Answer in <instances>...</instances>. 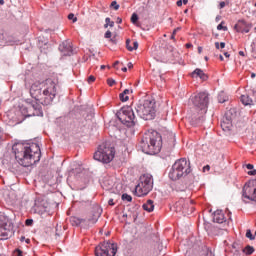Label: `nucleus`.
<instances>
[{
    "label": "nucleus",
    "instance_id": "obj_2",
    "mask_svg": "<svg viewBox=\"0 0 256 256\" xmlns=\"http://www.w3.org/2000/svg\"><path fill=\"white\" fill-rule=\"evenodd\" d=\"M15 154V159L22 167H31L35 163L41 161V148L39 144H16L12 147Z\"/></svg>",
    "mask_w": 256,
    "mask_h": 256
},
{
    "label": "nucleus",
    "instance_id": "obj_10",
    "mask_svg": "<svg viewBox=\"0 0 256 256\" xmlns=\"http://www.w3.org/2000/svg\"><path fill=\"white\" fill-rule=\"evenodd\" d=\"M117 254V244L104 242L95 248L96 256H115Z\"/></svg>",
    "mask_w": 256,
    "mask_h": 256
},
{
    "label": "nucleus",
    "instance_id": "obj_47",
    "mask_svg": "<svg viewBox=\"0 0 256 256\" xmlns=\"http://www.w3.org/2000/svg\"><path fill=\"white\" fill-rule=\"evenodd\" d=\"M220 49H225V42L220 43Z\"/></svg>",
    "mask_w": 256,
    "mask_h": 256
},
{
    "label": "nucleus",
    "instance_id": "obj_40",
    "mask_svg": "<svg viewBox=\"0 0 256 256\" xmlns=\"http://www.w3.org/2000/svg\"><path fill=\"white\" fill-rule=\"evenodd\" d=\"M111 31H106V33H105V39H111Z\"/></svg>",
    "mask_w": 256,
    "mask_h": 256
},
{
    "label": "nucleus",
    "instance_id": "obj_62",
    "mask_svg": "<svg viewBox=\"0 0 256 256\" xmlns=\"http://www.w3.org/2000/svg\"><path fill=\"white\" fill-rule=\"evenodd\" d=\"M251 77H252V79L255 78V73H252V74H251Z\"/></svg>",
    "mask_w": 256,
    "mask_h": 256
},
{
    "label": "nucleus",
    "instance_id": "obj_37",
    "mask_svg": "<svg viewBox=\"0 0 256 256\" xmlns=\"http://www.w3.org/2000/svg\"><path fill=\"white\" fill-rule=\"evenodd\" d=\"M107 84L109 85V87H113V85H115V80H113L112 78H108Z\"/></svg>",
    "mask_w": 256,
    "mask_h": 256
},
{
    "label": "nucleus",
    "instance_id": "obj_44",
    "mask_svg": "<svg viewBox=\"0 0 256 256\" xmlns=\"http://www.w3.org/2000/svg\"><path fill=\"white\" fill-rule=\"evenodd\" d=\"M182 5H183V1H182V0H178V1H177V6H178V7H181Z\"/></svg>",
    "mask_w": 256,
    "mask_h": 256
},
{
    "label": "nucleus",
    "instance_id": "obj_57",
    "mask_svg": "<svg viewBox=\"0 0 256 256\" xmlns=\"http://www.w3.org/2000/svg\"><path fill=\"white\" fill-rule=\"evenodd\" d=\"M117 65H119V61H116V62L114 63V67H117Z\"/></svg>",
    "mask_w": 256,
    "mask_h": 256
},
{
    "label": "nucleus",
    "instance_id": "obj_63",
    "mask_svg": "<svg viewBox=\"0 0 256 256\" xmlns=\"http://www.w3.org/2000/svg\"><path fill=\"white\" fill-rule=\"evenodd\" d=\"M101 69H105V65H102V66H101Z\"/></svg>",
    "mask_w": 256,
    "mask_h": 256
},
{
    "label": "nucleus",
    "instance_id": "obj_51",
    "mask_svg": "<svg viewBox=\"0 0 256 256\" xmlns=\"http://www.w3.org/2000/svg\"><path fill=\"white\" fill-rule=\"evenodd\" d=\"M121 71H123V73H127V67L121 68Z\"/></svg>",
    "mask_w": 256,
    "mask_h": 256
},
{
    "label": "nucleus",
    "instance_id": "obj_41",
    "mask_svg": "<svg viewBox=\"0 0 256 256\" xmlns=\"http://www.w3.org/2000/svg\"><path fill=\"white\" fill-rule=\"evenodd\" d=\"M225 7V2H220L219 9H223Z\"/></svg>",
    "mask_w": 256,
    "mask_h": 256
},
{
    "label": "nucleus",
    "instance_id": "obj_48",
    "mask_svg": "<svg viewBox=\"0 0 256 256\" xmlns=\"http://www.w3.org/2000/svg\"><path fill=\"white\" fill-rule=\"evenodd\" d=\"M224 56H226L227 59H229V57H231V55L229 54V52H225Z\"/></svg>",
    "mask_w": 256,
    "mask_h": 256
},
{
    "label": "nucleus",
    "instance_id": "obj_59",
    "mask_svg": "<svg viewBox=\"0 0 256 256\" xmlns=\"http://www.w3.org/2000/svg\"><path fill=\"white\" fill-rule=\"evenodd\" d=\"M220 61H223V55L219 56Z\"/></svg>",
    "mask_w": 256,
    "mask_h": 256
},
{
    "label": "nucleus",
    "instance_id": "obj_29",
    "mask_svg": "<svg viewBox=\"0 0 256 256\" xmlns=\"http://www.w3.org/2000/svg\"><path fill=\"white\" fill-rule=\"evenodd\" d=\"M105 29H107V27H114L115 26V22L111 21V18H106L105 19Z\"/></svg>",
    "mask_w": 256,
    "mask_h": 256
},
{
    "label": "nucleus",
    "instance_id": "obj_61",
    "mask_svg": "<svg viewBox=\"0 0 256 256\" xmlns=\"http://www.w3.org/2000/svg\"><path fill=\"white\" fill-rule=\"evenodd\" d=\"M171 39H175V34L174 33L172 34Z\"/></svg>",
    "mask_w": 256,
    "mask_h": 256
},
{
    "label": "nucleus",
    "instance_id": "obj_55",
    "mask_svg": "<svg viewBox=\"0 0 256 256\" xmlns=\"http://www.w3.org/2000/svg\"><path fill=\"white\" fill-rule=\"evenodd\" d=\"M204 169H207V171H209L211 169V167L209 165L205 166Z\"/></svg>",
    "mask_w": 256,
    "mask_h": 256
},
{
    "label": "nucleus",
    "instance_id": "obj_13",
    "mask_svg": "<svg viewBox=\"0 0 256 256\" xmlns=\"http://www.w3.org/2000/svg\"><path fill=\"white\" fill-rule=\"evenodd\" d=\"M27 109L28 117L32 115L34 117H43V109L41 108V104L37 103V101L30 102Z\"/></svg>",
    "mask_w": 256,
    "mask_h": 256
},
{
    "label": "nucleus",
    "instance_id": "obj_16",
    "mask_svg": "<svg viewBox=\"0 0 256 256\" xmlns=\"http://www.w3.org/2000/svg\"><path fill=\"white\" fill-rule=\"evenodd\" d=\"M231 127H233L231 114L227 112L222 119L221 128L223 131H231Z\"/></svg>",
    "mask_w": 256,
    "mask_h": 256
},
{
    "label": "nucleus",
    "instance_id": "obj_8",
    "mask_svg": "<svg viewBox=\"0 0 256 256\" xmlns=\"http://www.w3.org/2000/svg\"><path fill=\"white\" fill-rule=\"evenodd\" d=\"M153 189V176L151 174H144L140 177V182L135 188L137 197H145Z\"/></svg>",
    "mask_w": 256,
    "mask_h": 256
},
{
    "label": "nucleus",
    "instance_id": "obj_15",
    "mask_svg": "<svg viewBox=\"0 0 256 256\" xmlns=\"http://www.w3.org/2000/svg\"><path fill=\"white\" fill-rule=\"evenodd\" d=\"M253 25L247 24L245 21H239L235 26L234 29L237 31V33H249L251 31V28Z\"/></svg>",
    "mask_w": 256,
    "mask_h": 256
},
{
    "label": "nucleus",
    "instance_id": "obj_58",
    "mask_svg": "<svg viewBox=\"0 0 256 256\" xmlns=\"http://www.w3.org/2000/svg\"><path fill=\"white\" fill-rule=\"evenodd\" d=\"M219 103H225V100H221V98H219Z\"/></svg>",
    "mask_w": 256,
    "mask_h": 256
},
{
    "label": "nucleus",
    "instance_id": "obj_36",
    "mask_svg": "<svg viewBox=\"0 0 256 256\" xmlns=\"http://www.w3.org/2000/svg\"><path fill=\"white\" fill-rule=\"evenodd\" d=\"M111 7H113V9H114L115 11H118V9H119V4H117V1H113V2L111 3Z\"/></svg>",
    "mask_w": 256,
    "mask_h": 256
},
{
    "label": "nucleus",
    "instance_id": "obj_45",
    "mask_svg": "<svg viewBox=\"0 0 256 256\" xmlns=\"http://www.w3.org/2000/svg\"><path fill=\"white\" fill-rule=\"evenodd\" d=\"M215 47H216V49H220L221 44H219V42H215Z\"/></svg>",
    "mask_w": 256,
    "mask_h": 256
},
{
    "label": "nucleus",
    "instance_id": "obj_33",
    "mask_svg": "<svg viewBox=\"0 0 256 256\" xmlns=\"http://www.w3.org/2000/svg\"><path fill=\"white\" fill-rule=\"evenodd\" d=\"M246 237L247 239H250V241H253V239H255V236H253V233H251L250 230L246 231Z\"/></svg>",
    "mask_w": 256,
    "mask_h": 256
},
{
    "label": "nucleus",
    "instance_id": "obj_31",
    "mask_svg": "<svg viewBox=\"0 0 256 256\" xmlns=\"http://www.w3.org/2000/svg\"><path fill=\"white\" fill-rule=\"evenodd\" d=\"M137 21H139V16L137 14H132L131 16V23H133L135 25V23H137Z\"/></svg>",
    "mask_w": 256,
    "mask_h": 256
},
{
    "label": "nucleus",
    "instance_id": "obj_24",
    "mask_svg": "<svg viewBox=\"0 0 256 256\" xmlns=\"http://www.w3.org/2000/svg\"><path fill=\"white\" fill-rule=\"evenodd\" d=\"M241 103H243V105H245V106L253 105V99H251V97H249V95L244 94L241 96Z\"/></svg>",
    "mask_w": 256,
    "mask_h": 256
},
{
    "label": "nucleus",
    "instance_id": "obj_43",
    "mask_svg": "<svg viewBox=\"0 0 256 256\" xmlns=\"http://www.w3.org/2000/svg\"><path fill=\"white\" fill-rule=\"evenodd\" d=\"M108 181H110V182L108 183V189H110L111 187H113V180H108Z\"/></svg>",
    "mask_w": 256,
    "mask_h": 256
},
{
    "label": "nucleus",
    "instance_id": "obj_39",
    "mask_svg": "<svg viewBox=\"0 0 256 256\" xmlns=\"http://www.w3.org/2000/svg\"><path fill=\"white\" fill-rule=\"evenodd\" d=\"M25 225H26L27 227H31V225H33V219H27V220L25 221Z\"/></svg>",
    "mask_w": 256,
    "mask_h": 256
},
{
    "label": "nucleus",
    "instance_id": "obj_6",
    "mask_svg": "<svg viewBox=\"0 0 256 256\" xmlns=\"http://www.w3.org/2000/svg\"><path fill=\"white\" fill-rule=\"evenodd\" d=\"M135 111L138 117L144 119V121H151V119H155V101L144 100L139 102L135 107Z\"/></svg>",
    "mask_w": 256,
    "mask_h": 256
},
{
    "label": "nucleus",
    "instance_id": "obj_17",
    "mask_svg": "<svg viewBox=\"0 0 256 256\" xmlns=\"http://www.w3.org/2000/svg\"><path fill=\"white\" fill-rule=\"evenodd\" d=\"M9 235H11V229H9V224H6V226L0 228V240L9 239Z\"/></svg>",
    "mask_w": 256,
    "mask_h": 256
},
{
    "label": "nucleus",
    "instance_id": "obj_60",
    "mask_svg": "<svg viewBox=\"0 0 256 256\" xmlns=\"http://www.w3.org/2000/svg\"><path fill=\"white\" fill-rule=\"evenodd\" d=\"M177 31H179V28H177V29H175V30L173 31L174 35H175V33H177Z\"/></svg>",
    "mask_w": 256,
    "mask_h": 256
},
{
    "label": "nucleus",
    "instance_id": "obj_20",
    "mask_svg": "<svg viewBox=\"0 0 256 256\" xmlns=\"http://www.w3.org/2000/svg\"><path fill=\"white\" fill-rule=\"evenodd\" d=\"M192 77H199L202 81H207L208 76L207 74H205V72H203V70L196 68L193 73H192Z\"/></svg>",
    "mask_w": 256,
    "mask_h": 256
},
{
    "label": "nucleus",
    "instance_id": "obj_19",
    "mask_svg": "<svg viewBox=\"0 0 256 256\" xmlns=\"http://www.w3.org/2000/svg\"><path fill=\"white\" fill-rule=\"evenodd\" d=\"M99 217H101V213L92 212L88 215L86 221H87V223H89L91 225H95V223H97V221H99Z\"/></svg>",
    "mask_w": 256,
    "mask_h": 256
},
{
    "label": "nucleus",
    "instance_id": "obj_4",
    "mask_svg": "<svg viewBox=\"0 0 256 256\" xmlns=\"http://www.w3.org/2000/svg\"><path fill=\"white\" fill-rule=\"evenodd\" d=\"M191 173V163L187 159L177 160L171 167L168 177L171 181H179L183 177H187Z\"/></svg>",
    "mask_w": 256,
    "mask_h": 256
},
{
    "label": "nucleus",
    "instance_id": "obj_5",
    "mask_svg": "<svg viewBox=\"0 0 256 256\" xmlns=\"http://www.w3.org/2000/svg\"><path fill=\"white\" fill-rule=\"evenodd\" d=\"M192 105H194L195 111L198 113V117L193 116L192 119L202 120L205 117V113H207V106L209 105V95L205 92H200L191 97Z\"/></svg>",
    "mask_w": 256,
    "mask_h": 256
},
{
    "label": "nucleus",
    "instance_id": "obj_32",
    "mask_svg": "<svg viewBox=\"0 0 256 256\" xmlns=\"http://www.w3.org/2000/svg\"><path fill=\"white\" fill-rule=\"evenodd\" d=\"M223 23L225 22H221L218 26H217V30L218 31H227V26H223Z\"/></svg>",
    "mask_w": 256,
    "mask_h": 256
},
{
    "label": "nucleus",
    "instance_id": "obj_25",
    "mask_svg": "<svg viewBox=\"0 0 256 256\" xmlns=\"http://www.w3.org/2000/svg\"><path fill=\"white\" fill-rule=\"evenodd\" d=\"M130 93H133V90H129V89H125L120 95V101L125 102V101H129V96H125V98L123 97V95H129Z\"/></svg>",
    "mask_w": 256,
    "mask_h": 256
},
{
    "label": "nucleus",
    "instance_id": "obj_21",
    "mask_svg": "<svg viewBox=\"0 0 256 256\" xmlns=\"http://www.w3.org/2000/svg\"><path fill=\"white\" fill-rule=\"evenodd\" d=\"M126 48L128 51H137V49H139V42L134 41L133 46H131V40L127 39L126 40Z\"/></svg>",
    "mask_w": 256,
    "mask_h": 256
},
{
    "label": "nucleus",
    "instance_id": "obj_42",
    "mask_svg": "<svg viewBox=\"0 0 256 256\" xmlns=\"http://www.w3.org/2000/svg\"><path fill=\"white\" fill-rule=\"evenodd\" d=\"M108 204L109 205H115V202H114L113 198L109 199Z\"/></svg>",
    "mask_w": 256,
    "mask_h": 256
},
{
    "label": "nucleus",
    "instance_id": "obj_49",
    "mask_svg": "<svg viewBox=\"0 0 256 256\" xmlns=\"http://www.w3.org/2000/svg\"><path fill=\"white\" fill-rule=\"evenodd\" d=\"M239 55H240L241 57H245V52L239 51Z\"/></svg>",
    "mask_w": 256,
    "mask_h": 256
},
{
    "label": "nucleus",
    "instance_id": "obj_46",
    "mask_svg": "<svg viewBox=\"0 0 256 256\" xmlns=\"http://www.w3.org/2000/svg\"><path fill=\"white\" fill-rule=\"evenodd\" d=\"M127 67H128V69H133V63L129 62Z\"/></svg>",
    "mask_w": 256,
    "mask_h": 256
},
{
    "label": "nucleus",
    "instance_id": "obj_3",
    "mask_svg": "<svg viewBox=\"0 0 256 256\" xmlns=\"http://www.w3.org/2000/svg\"><path fill=\"white\" fill-rule=\"evenodd\" d=\"M143 153L155 155L161 151V134L157 131L148 132L143 135L140 142Z\"/></svg>",
    "mask_w": 256,
    "mask_h": 256
},
{
    "label": "nucleus",
    "instance_id": "obj_28",
    "mask_svg": "<svg viewBox=\"0 0 256 256\" xmlns=\"http://www.w3.org/2000/svg\"><path fill=\"white\" fill-rule=\"evenodd\" d=\"M8 223L7 217L0 215V228L5 227Z\"/></svg>",
    "mask_w": 256,
    "mask_h": 256
},
{
    "label": "nucleus",
    "instance_id": "obj_23",
    "mask_svg": "<svg viewBox=\"0 0 256 256\" xmlns=\"http://www.w3.org/2000/svg\"><path fill=\"white\" fill-rule=\"evenodd\" d=\"M86 222H87V220L81 219V218H79V217L73 216V217L70 218V223H71L73 226H75V227H78V225H81V223H86Z\"/></svg>",
    "mask_w": 256,
    "mask_h": 256
},
{
    "label": "nucleus",
    "instance_id": "obj_7",
    "mask_svg": "<svg viewBox=\"0 0 256 256\" xmlns=\"http://www.w3.org/2000/svg\"><path fill=\"white\" fill-rule=\"evenodd\" d=\"M115 158V148L111 144L102 143L94 153V159L101 163H111Z\"/></svg>",
    "mask_w": 256,
    "mask_h": 256
},
{
    "label": "nucleus",
    "instance_id": "obj_26",
    "mask_svg": "<svg viewBox=\"0 0 256 256\" xmlns=\"http://www.w3.org/2000/svg\"><path fill=\"white\" fill-rule=\"evenodd\" d=\"M246 169L249 170V171L247 172L248 175H252V176H255V175H256V170L254 169L253 164H247V165H246Z\"/></svg>",
    "mask_w": 256,
    "mask_h": 256
},
{
    "label": "nucleus",
    "instance_id": "obj_34",
    "mask_svg": "<svg viewBox=\"0 0 256 256\" xmlns=\"http://www.w3.org/2000/svg\"><path fill=\"white\" fill-rule=\"evenodd\" d=\"M68 19L70 21H73V23L77 22V17H75V14H73V13L68 15Z\"/></svg>",
    "mask_w": 256,
    "mask_h": 256
},
{
    "label": "nucleus",
    "instance_id": "obj_22",
    "mask_svg": "<svg viewBox=\"0 0 256 256\" xmlns=\"http://www.w3.org/2000/svg\"><path fill=\"white\" fill-rule=\"evenodd\" d=\"M144 211H147L148 213H151L155 209V205L153 204V200H147L146 203L143 204Z\"/></svg>",
    "mask_w": 256,
    "mask_h": 256
},
{
    "label": "nucleus",
    "instance_id": "obj_12",
    "mask_svg": "<svg viewBox=\"0 0 256 256\" xmlns=\"http://www.w3.org/2000/svg\"><path fill=\"white\" fill-rule=\"evenodd\" d=\"M175 207L178 213H183L184 215H189V209L190 213L193 211L191 200H185L183 198L176 202Z\"/></svg>",
    "mask_w": 256,
    "mask_h": 256
},
{
    "label": "nucleus",
    "instance_id": "obj_56",
    "mask_svg": "<svg viewBox=\"0 0 256 256\" xmlns=\"http://www.w3.org/2000/svg\"><path fill=\"white\" fill-rule=\"evenodd\" d=\"M0 5H5V0H0Z\"/></svg>",
    "mask_w": 256,
    "mask_h": 256
},
{
    "label": "nucleus",
    "instance_id": "obj_27",
    "mask_svg": "<svg viewBox=\"0 0 256 256\" xmlns=\"http://www.w3.org/2000/svg\"><path fill=\"white\" fill-rule=\"evenodd\" d=\"M243 252L246 255H253V253L255 252V248H253V246H246L243 250Z\"/></svg>",
    "mask_w": 256,
    "mask_h": 256
},
{
    "label": "nucleus",
    "instance_id": "obj_18",
    "mask_svg": "<svg viewBox=\"0 0 256 256\" xmlns=\"http://www.w3.org/2000/svg\"><path fill=\"white\" fill-rule=\"evenodd\" d=\"M214 223H225V214L221 210H216L213 214Z\"/></svg>",
    "mask_w": 256,
    "mask_h": 256
},
{
    "label": "nucleus",
    "instance_id": "obj_11",
    "mask_svg": "<svg viewBox=\"0 0 256 256\" xmlns=\"http://www.w3.org/2000/svg\"><path fill=\"white\" fill-rule=\"evenodd\" d=\"M243 201H256V179L249 180L242 190Z\"/></svg>",
    "mask_w": 256,
    "mask_h": 256
},
{
    "label": "nucleus",
    "instance_id": "obj_50",
    "mask_svg": "<svg viewBox=\"0 0 256 256\" xmlns=\"http://www.w3.org/2000/svg\"><path fill=\"white\" fill-rule=\"evenodd\" d=\"M186 47H187V49H189V48L193 47V44L188 43V44H186Z\"/></svg>",
    "mask_w": 256,
    "mask_h": 256
},
{
    "label": "nucleus",
    "instance_id": "obj_38",
    "mask_svg": "<svg viewBox=\"0 0 256 256\" xmlns=\"http://www.w3.org/2000/svg\"><path fill=\"white\" fill-rule=\"evenodd\" d=\"M88 83L91 84V83H95V76L93 75H90L87 79Z\"/></svg>",
    "mask_w": 256,
    "mask_h": 256
},
{
    "label": "nucleus",
    "instance_id": "obj_1",
    "mask_svg": "<svg viewBox=\"0 0 256 256\" xmlns=\"http://www.w3.org/2000/svg\"><path fill=\"white\" fill-rule=\"evenodd\" d=\"M30 95L41 105H51L57 95V83L51 78L42 83H34L30 88Z\"/></svg>",
    "mask_w": 256,
    "mask_h": 256
},
{
    "label": "nucleus",
    "instance_id": "obj_54",
    "mask_svg": "<svg viewBox=\"0 0 256 256\" xmlns=\"http://www.w3.org/2000/svg\"><path fill=\"white\" fill-rule=\"evenodd\" d=\"M182 3H183L184 5H187V3H189V0H183Z\"/></svg>",
    "mask_w": 256,
    "mask_h": 256
},
{
    "label": "nucleus",
    "instance_id": "obj_64",
    "mask_svg": "<svg viewBox=\"0 0 256 256\" xmlns=\"http://www.w3.org/2000/svg\"><path fill=\"white\" fill-rule=\"evenodd\" d=\"M209 58L205 57V61H208Z\"/></svg>",
    "mask_w": 256,
    "mask_h": 256
},
{
    "label": "nucleus",
    "instance_id": "obj_30",
    "mask_svg": "<svg viewBox=\"0 0 256 256\" xmlns=\"http://www.w3.org/2000/svg\"><path fill=\"white\" fill-rule=\"evenodd\" d=\"M122 201H127L128 203H131V201H133V197H131V195L129 194H123Z\"/></svg>",
    "mask_w": 256,
    "mask_h": 256
},
{
    "label": "nucleus",
    "instance_id": "obj_53",
    "mask_svg": "<svg viewBox=\"0 0 256 256\" xmlns=\"http://www.w3.org/2000/svg\"><path fill=\"white\" fill-rule=\"evenodd\" d=\"M117 23L121 24L123 23V20L121 18H117Z\"/></svg>",
    "mask_w": 256,
    "mask_h": 256
},
{
    "label": "nucleus",
    "instance_id": "obj_52",
    "mask_svg": "<svg viewBox=\"0 0 256 256\" xmlns=\"http://www.w3.org/2000/svg\"><path fill=\"white\" fill-rule=\"evenodd\" d=\"M198 53H203V47H198Z\"/></svg>",
    "mask_w": 256,
    "mask_h": 256
},
{
    "label": "nucleus",
    "instance_id": "obj_14",
    "mask_svg": "<svg viewBox=\"0 0 256 256\" xmlns=\"http://www.w3.org/2000/svg\"><path fill=\"white\" fill-rule=\"evenodd\" d=\"M59 51L62 53L64 57H71L73 55V46L71 42L64 41L59 45Z\"/></svg>",
    "mask_w": 256,
    "mask_h": 256
},
{
    "label": "nucleus",
    "instance_id": "obj_9",
    "mask_svg": "<svg viewBox=\"0 0 256 256\" xmlns=\"http://www.w3.org/2000/svg\"><path fill=\"white\" fill-rule=\"evenodd\" d=\"M118 119L126 125V127H133L135 125V112L131 106H124L118 113Z\"/></svg>",
    "mask_w": 256,
    "mask_h": 256
},
{
    "label": "nucleus",
    "instance_id": "obj_35",
    "mask_svg": "<svg viewBox=\"0 0 256 256\" xmlns=\"http://www.w3.org/2000/svg\"><path fill=\"white\" fill-rule=\"evenodd\" d=\"M13 256H23V251L20 249H16L13 253Z\"/></svg>",
    "mask_w": 256,
    "mask_h": 256
}]
</instances>
